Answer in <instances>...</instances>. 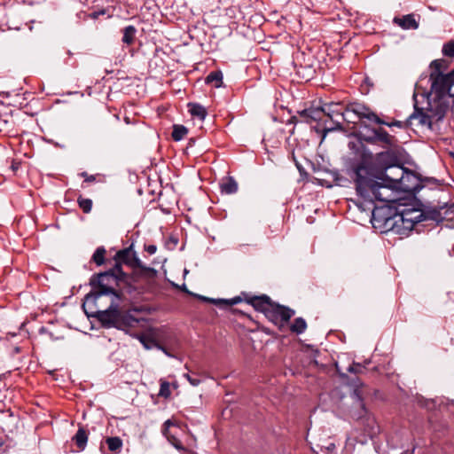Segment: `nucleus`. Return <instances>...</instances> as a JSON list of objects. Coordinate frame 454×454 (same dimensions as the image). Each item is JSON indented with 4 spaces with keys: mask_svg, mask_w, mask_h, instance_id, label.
<instances>
[{
    "mask_svg": "<svg viewBox=\"0 0 454 454\" xmlns=\"http://www.w3.org/2000/svg\"><path fill=\"white\" fill-rule=\"evenodd\" d=\"M368 134L358 132V143L349 142L348 148L357 159L350 162L357 195L372 209L387 208L395 200L386 196L383 191L401 188L400 177L387 175V169H401L398 155V140L382 128H372ZM373 210H372V212Z\"/></svg>",
    "mask_w": 454,
    "mask_h": 454,
    "instance_id": "1",
    "label": "nucleus"
},
{
    "mask_svg": "<svg viewBox=\"0 0 454 454\" xmlns=\"http://www.w3.org/2000/svg\"><path fill=\"white\" fill-rule=\"evenodd\" d=\"M132 278L121 270L119 264L113 265L106 271L95 273L90 278L92 291L86 294L85 299L97 300L103 295H113V299L124 301L125 294L136 296L148 293V286L133 284L130 281Z\"/></svg>",
    "mask_w": 454,
    "mask_h": 454,
    "instance_id": "2",
    "label": "nucleus"
},
{
    "mask_svg": "<svg viewBox=\"0 0 454 454\" xmlns=\"http://www.w3.org/2000/svg\"><path fill=\"white\" fill-rule=\"evenodd\" d=\"M113 260L114 261V265L119 264L121 270H123V265L132 270L131 272H127V275L133 277L130 279L133 284L148 286V293L152 292L158 271L154 268L148 267L141 262L137 252L134 250L133 244L117 251Z\"/></svg>",
    "mask_w": 454,
    "mask_h": 454,
    "instance_id": "3",
    "label": "nucleus"
},
{
    "mask_svg": "<svg viewBox=\"0 0 454 454\" xmlns=\"http://www.w3.org/2000/svg\"><path fill=\"white\" fill-rule=\"evenodd\" d=\"M116 299H112L110 306L104 310H98L88 317L95 318L103 328H116L121 331H128L129 328L135 327L139 319L131 315L130 310H122L120 309V302ZM85 309V304H82Z\"/></svg>",
    "mask_w": 454,
    "mask_h": 454,
    "instance_id": "4",
    "label": "nucleus"
},
{
    "mask_svg": "<svg viewBox=\"0 0 454 454\" xmlns=\"http://www.w3.org/2000/svg\"><path fill=\"white\" fill-rule=\"evenodd\" d=\"M249 301L255 311L262 313L280 332L286 330L295 314L294 309L272 301L267 294H260Z\"/></svg>",
    "mask_w": 454,
    "mask_h": 454,
    "instance_id": "5",
    "label": "nucleus"
},
{
    "mask_svg": "<svg viewBox=\"0 0 454 454\" xmlns=\"http://www.w3.org/2000/svg\"><path fill=\"white\" fill-rule=\"evenodd\" d=\"M416 208H404L399 210L392 206H387V208H374L372 211V221L383 223L386 227L394 231L400 235H408L413 229V220L410 218V215H414Z\"/></svg>",
    "mask_w": 454,
    "mask_h": 454,
    "instance_id": "6",
    "label": "nucleus"
},
{
    "mask_svg": "<svg viewBox=\"0 0 454 454\" xmlns=\"http://www.w3.org/2000/svg\"><path fill=\"white\" fill-rule=\"evenodd\" d=\"M443 60L435 59L429 66L431 93L439 99H445L446 97L454 98V76L451 75V72L443 73L446 69Z\"/></svg>",
    "mask_w": 454,
    "mask_h": 454,
    "instance_id": "7",
    "label": "nucleus"
},
{
    "mask_svg": "<svg viewBox=\"0 0 454 454\" xmlns=\"http://www.w3.org/2000/svg\"><path fill=\"white\" fill-rule=\"evenodd\" d=\"M321 109L324 110V118L327 117V120L323 121L324 125L322 126L325 135L335 130L344 131L343 121L348 123L355 122L353 120L348 119V105H344L341 102L325 104Z\"/></svg>",
    "mask_w": 454,
    "mask_h": 454,
    "instance_id": "8",
    "label": "nucleus"
},
{
    "mask_svg": "<svg viewBox=\"0 0 454 454\" xmlns=\"http://www.w3.org/2000/svg\"><path fill=\"white\" fill-rule=\"evenodd\" d=\"M401 189L412 195H416L420 190L427 186L440 187L443 184L442 180L434 177H423L413 170L401 166Z\"/></svg>",
    "mask_w": 454,
    "mask_h": 454,
    "instance_id": "9",
    "label": "nucleus"
},
{
    "mask_svg": "<svg viewBox=\"0 0 454 454\" xmlns=\"http://www.w3.org/2000/svg\"><path fill=\"white\" fill-rule=\"evenodd\" d=\"M290 66L294 68L297 76L305 81L313 78L316 72L314 59H292Z\"/></svg>",
    "mask_w": 454,
    "mask_h": 454,
    "instance_id": "10",
    "label": "nucleus"
},
{
    "mask_svg": "<svg viewBox=\"0 0 454 454\" xmlns=\"http://www.w3.org/2000/svg\"><path fill=\"white\" fill-rule=\"evenodd\" d=\"M348 114L352 113L356 115L360 120L366 119L374 123H383V119L379 117L376 113L372 111L368 106L359 103L348 104Z\"/></svg>",
    "mask_w": 454,
    "mask_h": 454,
    "instance_id": "11",
    "label": "nucleus"
},
{
    "mask_svg": "<svg viewBox=\"0 0 454 454\" xmlns=\"http://www.w3.org/2000/svg\"><path fill=\"white\" fill-rule=\"evenodd\" d=\"M426 109L434 122H437L444 118L449 109V103L445 99H439L434 96V99L428 102V106Z\"/></svg>",
    "mask_w": 454,
    "mask_h": 454,
    "instance_id": "12",
    "label": "nucleus"
},
{
    "mask_svg": "<svg viewBox=\"0 0 454 454\" xmlns=\"http://www.w3.org/2000/svg\"><path fill=\"white\" fill-rule=\"evenodd\" d=\"M300 121L308 124L316 123L317 126L322 127L321 122L324 121V110L321 107H309L297 112Z\"/></svg>",
    "mask_w": 454,
    "mask_h": 454,
    "instance_id": "13",
    "label": "nucleus"
},
{
    "mask_svg": "<svg viewBox=\"0 0 454 454\" xmlns=\"http://www.w3.org/2000/svg\"><path fill=\"white\" fill-rule=\"evenodd\" d=\"M420 15L415 13L395 16L392 22L403 30H416L419 27Z\"/></svg>",
    "mask_w": 454,
    "mask_h": 454,
    "instance_id": "14",
    "label": "nucleus"
},
{
    "mask_svg": "<svg viewBox=\"0 0 454 454\" xmlns=\"http://www.w3.org/2000/svg\"><path fill=\"white\" fill-rule=\"evenodd\" d=\"M409 119L411 123L413 119H419L420 125L427 126L430 129H432L433 122H434L427 110H424V108L419 107L417 104H415L414 112L409 116Z\"/></svg>",
    "mask_w": 454,
    "mask_h": 454,
    "instance_id": "15",
    "label": "nucleus"
},
{
    "mask_svg": "<svg viewBox=\"0 0 454 454\" xmlns=\"http://www.w3.org/2000/svg\"><path fill=\"white\" fill-rule=\"evenodd\" d=\"M89 432L85 429L84 426L79 424L76 434L72 437L78 451L85 450L88 442Z\"/></svg>",
    "mask_w": 454,
    "mask_h": 454,
    "instance_id": "16",
    "label": "nucleus"
},
{
    "mask_svg": "<svg viewBox=\"0 0 454 454\" xmlns=\"http://www.w3.org/2000/svg\"><path fill=\"white\" fill-rule=\"evenodd\" d=\"M255 297H260V295H253L247 292H241L239 295L235 296L231 299H222L223 308L236 305L241 301H245L247 304L251 305L250 300Z\"/></svg>",
    "mask_w": 454,
    "mask_h": 454,
    "instance_id": "17",
    "label": "nucleus"
},
{
    "mask_svg": "<svg viewBox=\"0 0 454 454\" xmlns=\"http://www.w3.org/2000/svg\"><path fill=\"white\" fill-rule=\"evenodd\" d=\"M173 423L171 420L168 419L163 424V429L162 434L168 438V442L178 450L181 451H186V448L183 445L182 442L175 437L174 435H171L168 432V427L172 426Z\"/></svg>",
    "mask_w": 454,
    "mask_h": 454,
    "instance_id": "18",
    "label": "nucleus"
},
{
    "mask_svg": "<svg viewBox=\"0 0 454 454\" xmlns=\"http://www.w3.org/2000/svg\"><path fill=\"white\" fill-rule=\"evenodd\" d=\"M188 112L193 118H198L200 121H204L207 115L206 107L195 102L187 104Z\"/></svg>",
    "mask_w": 454,
    "mask_h": 454,
    "instance_id": "19",
    "label": "nucleus"
},
{
    "mask_svg": "<svg viewBox=\"0 0 454 454\" xmlns=\"http://www.w3.org/2000/svg\"><path fill=\"white\" fill-rule=\"evenodd\" d=\"M220 189L222 193L233 194L238 191V183L234 177L229 176L222 179L220 183Z\"/></svg>",
    "mask_w": 454,
    "mask_h": 454,
    "instance_id": "20",
    "label": "nucleus"
},
{
    "mask_svg": "<svg viewBox=\"0 0 454 454\" xmlns=\"http://www.w3.org/2000/svg\"><path fill=\"white\" fill-rule=\"evenodd\" d=\"M138 340L142 343V345L145 347V348H146V349H152L153 348H158L162 349L165 353H167L166 349L163 347H161L157 342V340L151 335L142 333L138 336Z\"/></svg>",
    "mask_w": 454,
    "mask_h": 454,
    "instance_id": "21",
    "label": "nucleus"
},
{
    "mask_svg": "<svg viewBox=\"0 0 454 454\" xmlns=\"http://www.w3.org/2000/svg\"><path fill=\"white\" fill-rule=\"evenodd\" d=\"M206 84H214V87L218 89L223 86V73L221 70H216L209 73L205 78Z\"/></svg>",
    "mask_w": 454,
    "mask_h": 454,
    "instance_id": "22",
    "label": "nucleus"
},
{
    "mask_svg": "<svg viewBox=\"0 0 454 454\" xmlns=\"http://www.w3.org/2000/svg\"><path fill=\"white\" fill-rule=\"evenodd\" d=\"M121 32L123 35L121 39L123 43L130 45L135 42L137 35V28L134 26H127L121 30Z\"/></svg>",
    "mask_w": 454,
    "mask_h": 454,
    "instance_id": "23",
    "label": "nucleus"
},
{
    "mask_svg": "<svg viewBox=\"0 0 454 454\" xmlns=\"http://www.w3.org/2000/svg\"><path fill=\"white\" fill-rule=\"evenodd\" d=\"M289 329L292 333L296 334L303 333L307 329V323L302 317H296L293 324L289 326Z\"/></svg>",
    "mask_w": 454,
    "mask_h": 454,
    "instance_id": "24",
    "label": "nucleus"
},
{
    "mask_svg": "<svg viewBox=\"0 0 454 454\" xmlns=\"http://www.w3.org/2000/svg\"><path fill=\"white\" fill-rule=\"evenodd\" d=\"M106 442L107 444L109 450L115 452V453H119L121 451V447H122V441L120 437H118V436L107 437L106 439Z\"/></svg>",
    "mask_w": 454,
    "mask_h": 454,
    "instance_id": "25",
    "label": "nucleus"
},
{
    "mask_svg": "<svg viewBox=\"0 0 454 454\" xmlns=\"http://www.w3.org/2000/svg\"><path fill=\"white\" fill-rule=\"evenodd\" d=\"M188 133V129L181 124H174L171 137L174 141L182 140Z\"/></svg>",
    "mask_w": 454,
    "mask_h": 454,
    "instance_id": "26",
    "label": "nucleus"
},
{
    "mask_svg": "<svg viewBox=\"0 0 454 454\" xmlns=\"http://www.w3.org/2000/svg\"><path fill=\"white\" fill-rule=\"evenodd\" d=\"M106 250L104 247H98L94 252L91 260L98 265L101 266L106 262Z\"/></svg>",
    "mask_w": 454,
    "mask_h": 454,
    "instance_id": "27",
    "label": "nucleus"
},
{
    "mask_svg": "<svg viewBox=\"0 0 454 454\" xmlns=\"http://www.w3.org/2000/svg\"><path fill=\"white\" fill-rule=\"evenodd\" d=\"M354 386H355V388L353 390L352 396L356 400H357V402L359 403V406L362 409H364V399H363V396H362V391L360 389V387L363 386V383L359 380V379L356 378L354 380Z\"/></svg>",
    "mask_w": 454,
    "mask_h": 454,
    "instance_id": "28",
    "label": "nucleus"
},
{
    "mask_svg": "<svg viewBox=\"0 0 454 454\" xmlns=\"http://www.w3.org/2000/svg\"><path fill=\"white\" fill-rule=\"evenodd\" d=\"M77 203L84 214H89L91 211L92 200L90 199H87L80 195L77 198Z\"/></svg>",
    "mask_w": 454,
    "mask_h": 454,
    "instance_id": "29",
    "label": "nucleus"
},
{
    "mask_svg": "<svg viewBox=\"0 0 454 454\" xmlns=\"http://www.w3.org/2000/svg\"><path fill=\"white\" fill-rule=\"evenodd\" d=\"M380 125H386L387 127H397L399 129H407L411 126L410 119L408 118L405 121H401L395 120L393 121H386L383 120V123H379Z\"/></svg>",
    "mask_w": 454,
    "mask_h": 454,
    "instance_id": "30",
    "label": "nucleus"
},
{
    "mask_svg": "<svg viewBox=\"0 0 454 454\" xmlns=\"http://www.w3.org/2000/svg\"><path fill=\"white\" fill-rule=\"evenodd\" d=\"M159 396L164 397L166 399L169 398L171 395L169 383L164 380H160V391L158 394Z\"/></svg>",
    "mask_w": 454,
    "mask_h": 454,
    "instance_id": "31",
    "label": "nucleus"
},
{
    "mask_svg": "<svg viewBox=\"0 0 454 454\" xmlns=\"http://www.w3.org/2000/svg\"><path fill=\"white\" fill-rule=\"evenodd\" d=\"M193 297L197 298L198 300L200 301H202L204 302H208V303H212V304H215L216 306H218L219 308H223V301L222 299H214V298H208V297H206V296H203V295H200V294H192Z\"/></svg>",
    "mask_w": 454,
    "mask_h": 454,
    "instance_id": "32",
    "label": "nucleus"
},
{
    "mask_svg": "<svg viewBox=\"0 0 454 454\" xmlns=\"http://www.w3.org/2000/svg\"><path fill=\"white\" fill-rule=\"evenodd\" d=\"M442 52L444 57H454V40L445 43L442 46Z\"/></svg>",
    "mask_w": 454,
    "mask_h": 454,
    "instance_id": "33",
    "label": "nucleus"
},
{
    "mask_svg": "<svg viewBox=\"0 0 454 454\" xmlns=\"http://www.w3.org/2000/svg\"><path fill=\"white\" fill-rule=\"evenodd\" d=\"M347 370L350 373L363 374L365 372V365L361 363L353 362Z\"/></svg>",
    "mask_w": 454,
    "mask_h": 454,
    "instance_id": "34",
    "label": "nucleus"
},
{
    "mask_svg": "<svg viewBox=\"0 0 454 454\" xmlns=\"http://www.w3.org/2000/svg\"><path fill=\"white\" fill-rule=\"evenodd\" d=\"M319 448V451L321 454H331L335 450V444L334 442H329L327 443H322L317 445Z\"/></svg>",
    "mask_w": 454,
    "mask_h": 454,
    "instance_id": "35",
    "label": "nucleus"
},
{
    "mask_svg": "<svg viewBox=\"0 0 454 454\" xmlns=\"http://www.w3.org/2000/svg\"><path fill=\"white\" fill-rule=\"evenodd\" d=\"M79 175H80V176L84 178V182H86V183L95 182V181H97V177L100 176L99 174L89 175L86 171L81 172Z\"/></svg>",
    "mask_w": 454,
    "mask_h": 454,
    "instance_id": "36",
    "label": "nucleus"
},
{
    "mask_svg": "<svg viewBox=\"0 0 454 454\" xmlns=\"http://www.w3.org/2000/svg\"><path fill=\"white\" fill-rule=\"evenodd\" d=\"M410 218H411L413 220V223L416 224L424 219V215L421 211L416 209V213H414V215H410Z\"/></svg>",
    "mask_w": 454,
    "mask_h": 454,
    "instance_id": "37",
    "label": "nucleus"
},
{
    "mask_svg": "<svg viewBox=\"0 0 454 454\" xmlns=\"http://www.w3.org/2000/svg\"><path fill=\"white\" fill-rule=\"evenodd\" d=\"M21 167V161L18 160L17 159H13L11 165V169L13 172L14 175H17L18 170Z\"/></svg>",
    "mask_w": 454,
    "mask_h": 454,
    "instance_id": "38",
    "label": "nucleus"
},
{
    "mask_svg": "<svg viewBox=\"0 0 454 454\" xmlns=\"http://www.w3.org/2000/svg\"><path fill=\"white\" fill-rule=\"evenodd\" d=\"M145 251H146L149 254H153L157 251V247L155 245H145Z\"/></svg>",
    "mask_w": 454,
    "mask_h": 454,
    "instance_id": "39",
    "label": "nucleus"
},
{
    "mask_svg": "<svg viewBox=\"0 0 454 454\" xmlns=\"http://www.w3.org/2000/svg\"><path fill=\"white\" fill-rule=\"evenodd\" d=\"M185 377L192 386H198L200 383V379L192 378L189 374H186Z\"/></svg>",
    "mask_w": 454,
    "mask_h": 454,
    "instance_id": "40",
    "label": "nucleus"
},
{
    "mask_svg": "<svg viewBox=\"0 0 454 454\" xmlns=\"http://www.w3.org/2000/svg\"><path fill=\"white\" fill-rule=\"evenodd\" d=\"M183 292H184L185 294L192 296V294H194L193 293H192L191 291H189L186 287V286L184 284H183L181 286H178Z\"/></svg>",
    "mask_w": 454,
    "mask_h": 454,
    "instance_id": "41",
    "label": "nucleus"
},
{
    "mask_svg": "<svg viewBox=\"0 0 454 454\" xmlns=\"http://www.w3.org/2000/svg\"><path fill=\"white\" fill-rule=\"evenodd\" d=\"M319 354V350L316 349L314 351V358L313 360H311L310 364H313L314 365L317 366L318 365V362L317 361L316 359V356Z\"/></svg>",
    "mask_w": 454,
    "mask_h": 454,
    "instance_id": "42",
    "label": "nucleus"
},
{
    "mask_svg": "<svg viewBox=\"0 0 454 454\" xmlns=\"http://www.w3.org/2000/svg\"><path fill=\"white\" fill-rule=\"evenodd\" d=\"M262 331L263 333H265L266 334H268V335H274L273 331H271V330H270V328H268V327H264V326H262Z\"/></svg>",
    "mask_w": 454,
    "mask_h": 454,
    "instance_id": "43",
    "label": "nucleus"
},
{
    "mask_svg": "<svg viewBox=\"0 0 454 454\" xmlns=\"http://www.w3.org/2000/svg\"><path fill=\"white\" fill-rule=\"evenodd\" d=\"M336 371H337V372H338L339 376H340L342 380H345V379H348V375H347L346 373H344V372H340L339 367H338V365H337V364H336Z\"/></svg>",
    "mask_w": 454,
    "mask_h": 454,
    "instance_id": "44",
    "label": "nucleus"
},
{
    "mask_svg": "<svg viewBox=\"0 0 454 454\" xmlns=\"http://www.w3.org/2000/svg\"><path fill=\"white\" fill-rule=\"evenodd\" d=\"M300 121L299 115L298 116H292L291 122L297 123Z\"/></svg>",
    "mask_w": 454,
    "mask_h": 454,
    "instance_id": "45",
    "label": "nucleus"
},
{
    "mask_svg": "<svg viewBox=\"0 0 454 454\" xmlns=\"http://www.w3.org/2000/svg\"><path fill=\"white\" fill-rule=\"evenodd\" d=\"M364 82L366 84H368L369 86H373V83L371 82L370 78L367 76L364 78Z\"/></svg>",
    "mask_w": 454,
    "mask_h": 454,
    "instance_id": "46",
    "label": "nucleus"
},
{
    "mask_svg": "<svg viewBox=\"0 0 454 454\" xmlns=\"http://www.w3.org/2000/svg\"><path fill=\"white\" fill-rule=\"evenodd\" d=\"M362 364H364L365 365V371L367 370V366L371 364V360L370 359H365L363 363H361Z\"/></svg>",
    "mask_w": 454,
    "mask_h": 454,
    "instance_id": "47",
    "label": "nucleus"
},
{
    "mask_svg": "<svg viewBox=\"0 0 454 454\" xmlns=\"http://www.w3.org/2000/svg\"><path fill=\"white\" fill-rule=\"evenodd\" d=\"M91 17H92L93 19H97V18H98V17H99V12H92V13H91Z\"/></svg>",
    "mask_w": 454,
    "mask_h": 454,
    "instance_id": "48",
    "label": "nucleus"
},
{
    "mask_svg": "<svg viewBox=\"0 0 454 454\" xmlns=\"http://www.w3.org/2000/svg\"><path fill=\"white\" fill-rule=\"evenodd\" d=\"M98 12H99V16L104 15L106 13V10L103 9V10L98 11Z\"/></svg>",
    "mask_w": 454,
    "mask_h": 454,
    "instance_id": "49",
    "label": "nucleus"
},
{
    "mask_svg": "<svg viewBox=\"0 0 454 454\" xmlns=\"http://www.w3.org/2000/svg\"><path fill=\"white\" fill-rule=\"evenodd\" d=\"M408 184H415L414 179L413 178H410Z\"/></svg>",
    "mask_w": 454,
    "mask_h": 454,
    "instance_id": "50",
    "label": "nucleus"
},
{
    "mask_svg": "<svg viewBox=\"0 0 454 454\" xmlns=\"http://www.w3.org/2000/svg\"><path fill=\"white\" fill-rule=\"evenodd\" d=\"M3 444H4V441H3L2 437H0V448L3 446Z\"/></svg>",
    "mask_w": 454,
    "mask_h": 454,
    "instance_id": "51",
    "label": "nucleus"
},
{
    "mask_svg": "<svg viewBox=\"0 0 454 454\" xmlns=\"http://www.w3.org/2000/svg\"><path fill=\"white\" fill-rule=\"evenodd\" d=\"M44 331H45V328H44V327H41V328H40V330H39V332H40V333H43V332H44Z\"/></svg>",
    "mask_w": 454,
    "mask_h": 454,
    "instance_id": "52",
    "label": "nucleus"
},
{
    "mask_svg": "<svg viewBox=\"0 0 454 454\" xmlns=\"http://www.w3.org/2000/svg\"><path fill=\"white\" fill-rule=\"evenodd\" d=\"M133 310H134V311H141V309H137V308H134V309H133Z\"/></svg>",
    "mask_w": 454,
    "mask_h": 454,
    "instance_id": "53",
    "label": "nucleus"
},
{
    "mask_svg": "<svg viewBox=\"0 0 454 454\" xmlns=\"http://www.w3.org/2000/svg\"><path fill=\"white\" fill-rule=\"evenodd\" d=\"M234 312H239V313H241L242 315H245L244 313H242L241 311H239L237 309H234Z\"/></svg>",
    "mask_w": 454,
    "mask_h": 454,
    "instance_id": "54",
    "label": "nucleus"
},
{
    "mask_svg": "<svg viewBox=\"0 0 454 454\" xmlns=\"http://www.w3.org/2000/svg\"><path fill=\"white\" fill-rule=\"evenodd\" d=\"M106 73H114V70H106Z\"/></svg>",
    "mask_w": 454,
    "mask_h": 454,
    "instance_id": "55",
    "label": "nucleus"
},
{
    "mask_svg": "<svg viewBox=\"0 0 454 454\" xmlns=\"http://www.w3.org/2000/svg\"><path fill=\"white\" fill-rule=\"evenodd\" d=\"M350 114H351V113H349V114H348V119H349V120H352V118H351V116H350Z\"/></svg>",
    "mask_w": 454,
    "mask_h": 454,
    "instance_id": "56",
    "label": "nucleus"
},
{
    "mask_svg": "<svg viewBox=\"0 0 454 454\" xmlns=\"http://www.w3.org/2000/svg\"><path fill=\"white\" fill-rule=\"evenodd\" d=\"M451 75L454 76V69L451 71Z\"/></svg>",
    "mask_w": 454,
    "mask_h": 454,
    "instance_id": "57",
    "label": "nucleus"
}]
</instances>
